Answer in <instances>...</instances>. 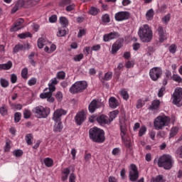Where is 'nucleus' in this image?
<instances>
[{
  "instance_id": "61",
  "label": "nucleus",
  "mask_w": 182,
  "mask_h": 182,
  "mask_svg": "<svg viewBox=\"0 0 182 182\" xmlns=\"http://www.w3.org/2000/svg\"><path fill=\"white\" fill-rule=\"evenodd\" d=\"M176 154L180 157V159H182V146H179L176 150Z\"/></svg>"
},
{
  "instance_id": "47",
  "label": "nucleus",
  "mask_w": 182,
  "mask_h": 182,
  "mask_svg": "<svg viewBox=\"0 0 182 182\" xmlns=\"http://www.w3.org/2000/svg\"><path fill=\"white\" fill-rule=\"evenodd\" d=\"M4 70H9L12 68L13 63L12 61L9 60L6 63L3 64Z\"/></svg>"
},
{
  "instance_id": "51",
  "label": "nucleus",
  "mask_w": 182,
  "mask_h": 182,
  "mask_svg": "<svg viewBox=\"0 0 182 182\" xmlns=\"http://www.w3.org/2000/svg\"><path fill=\"white\" fill-rule=\"evenodd\" d=\"M16 4L20 9L21 8H23V6H25V8H26V1L23 0H18Z\"/></svg>"
},
{
  "instance_id": "57",
  "label": "nucleus",
  "mask_w": 182,
  "mask_h": 182,
  "mask_svg": "<svg viewBox=\"0 0 182 182\" xmlns=\"http://www.w3.org/2000/svg\"><path fill=\"white\" fill-rule=\"evenodd\" d=\"M10 79L11 83H16V82L18 81V77L16 76V74H11Z\"/></svg>"
},
{
  "instance_id": "11",
  "label": "nucleus",
  "mask_w": 182,
  "mask_h": 182,
  "mask_svg": "<svg viewBox=\"0 0 182 182\" xmlns=\"http://www.w3.org/2000/svg\"><path fill=\"white\" fill-rule=\"evenodd\" d=\"M123 43H124V39L119 38L112 46L111 52L112 55L117 53V51L123 48Z\"/></svg>"
},
{
  "instance_id": "37",
  "label": "nucleus",
  "mask_w": 182,
  "mask_h": 182,
  "mask_svg": "<svg viewBox=\"0 0 182 182\" xmlns=\"http://www.w3.org/2000/svg\"><path fill=\"white\" fill-rule=\"evenodd\" d=\"M18 36L20 38V39H26V38H31V36H32V34H31L30 32H27L20 33L18 35Z\"/></svg>"
},
{
  "instance_id": "34",
  "label": "nucleus",
  "mask_w": 182,
  "mask_h": 182,
  "mask_svg": "<svg viewBox=\"0 0 182 182\" xmlns=\"http://www.w3.org/2000/svg\"><path fill=\"white\" fill-rule=\"evenodd\" d=\"M0 113L1 116H6V114H8V107H6V105H2V107H0Z\"/></svg>"
},
{
  "instance_id": "1",
  "label": "nucleus",
  "mask_w": 182,
  "mask_h": 182,
  "mask_svg": "<svg viewBox=\"0 0 182 182\" xmlns=\"http://www.w3.org/2000/svg\"><path fill=\"white\" fill-rule=\"evenodd\" d=\"M138 35L139 39L146 43L150 42V41L153 39V31H151V28L148 24H144L139 27Z\"/></svg>"
},
{
  "instance_id": "7",
  "label": "nucleus",
  "mask_w": 182,
  "mask_h": 182,
  "mask_svg": "<svg viewBox=\"0 0 182 182\" xmlns=\"http://www.w3.org/2000/svg\"><path fill=\"white\" fill-rule=\"evenodd\" d=\"M48 92H43L40 95L41 99H47V102L49 103H53L55 98L52 96L53 92L56 90V87L52 84H48Z\"/></svg>"
},
{
  "instance_id": "10",
  "label": "nucleus",
  "mask_w": 182,
  "mask_h": 182,
  "mask_svg": "<svg viewBox=\"0 0 182 182\" xmlns=\"http://www.w3.org/2000/svg\"><path fill=\"white\" fill-rule=\"evenodd\" d=\"M163 75V70L159 67H154L149 71V76L152 80L156 81Z\"/></svg>"
},
{
  "instance_id": "19",
  "label": "nucleus",
  "mask_w": 182,
  "mask_h": 182,
  "mask_svg": "<svg viewBox=\"0 0 182 182\" xmlns=\"http://www.w3.org/2000/svg\"><path fill=\"white\" fill-rule=\"evenodd\" d=\"M160 100H154L151 102V105L149 107V110H151L152 112H157L160 107Z\"/></svg>"
},
{
  "instance_id": "60",
  "label": "nucleus",
  "mask_w": 182,
  "mask_h": 182,
  "mask_svg": "<svg viewBox=\"0 0 182 182\" xmlns=\"http://www.w3.org/2000/svg\"><path fill=\"white\" fill-rule=\"evenodd\" d=\"M25 2H26V8H28V6H32V5H35L34 0H28L27 1H25Z\"/></svg>"
},
{
  "instance_id": "4",
  "label": "nucleus",
  "mask_w": 182,
  "mask_h": 182,
  "mask_svg": "<svg viewBox=\"0 0 182 182\" xmlns=\"http://www.w3.org/2000/svg\"><path fill=\"white\" fill-rule=\"evenodd\" d=\"M170 123V118L166 116H159L154 122V127L156 130H161L165 126Z\"/></svg>"
},
{
  "instance_id": "55",
  "label": "nucleus",
  "mask_w": 182,
  "mask_h": 182,
  "mask_svg": "<svg viewBox=\"0 0 182 182\" xmlns=\"http://www.w3.org/2000/svg\"><path fill=\"white\" fill-rule=\"evenodd\" d=\"M75 4H68V6H66L65 8V11H67V12H71V11H74L75 10Z\"/></svg>"
},
{
  "instance_id": "56",
  "label": "nucleus",
  "mask_w": 182,
  "mask_h": 182,
  "mask_svg": "<svg viewBox=\"0 0 182 182\" xmlns=\"http://www.w3.org/2000/svg\"><path fill=\"white\" fill-rule=\"evenodd\" d=\"M164 92H166V87H161L158 92L159 97H163V95H164Z\"/></svg>"
},
{
  "instance_id": "20",
  "label": "nucleus",
  "mask_w": 182,
  "mask_h": 182,
  "mask_svg": "<svg viewBox=\"0 0 182 182\" xmlns=\"http://www.w3.org/2000/svg\"><path fill=\"white\" fill-rule=\"evenodd\" d=\"M109 107H111V109H116V107H117V106H119V101H117L116 97H111L109 99Z\"/></svg>"
},
{
  "instance_id": "22",
  "label": "nucleus",
  "mask_w": 182,
  "mask_h": 182,
  "mask_svg": "<svg viewBox=\"0 0 182 182\" xmlns=\"http://www.w3.org/2000/svg\"><path fill=\"white\" fill-rule=\"evenodd\" d=\"M120 136L122 137V140H124V136H126V133L127 132V127H126V124H120Z\"/></svg>"
},
{
  "instance_id": "39",
  "label": "nucleus",
  "mask_w": 182,
  "mask_h": 182,
  "mask_svg": "<svg viewBox=\"0 0 182 182\" xmlns=\"http://www.w3.org/2000/svg\"><path fill=\"white\" fill-rule=\"evenodd\" d=\"M72 4V0H61L59 3L60 6H68Z\"/></svg>"
},
{
  "instance_id": "16",
  "label": "nucleus",
  "mask_w": 182,
  "mask_h": 182,
  "mask_svg": "<svg viewBox=\"0 0 182 182\" xmlns=\"http://www.w3.org/2000/svg\"><path fill=\"white\" fill-rule=\"evenodd\" d=\"M85 119L86 117L85 116V112H80L75 117V123L77 124V126H80V124L85 122Z\"/></svg>"
},
{
  "instance_id": "50",
  "label": "nucleus",
  "mask_w": 182,
  "mask_h": 182,
  "mask_svg": "<svg viewBox=\"0 0 182 182\" xmlns=\"http://www.w3.org/2000/svg\"><path fill=\"white\" fill-rule=\"evenodd\" d=\"M82 59H83V53H80L73 57V60H75V62H80V60H82Z\"/></svg>"
},
{
  "instance_id": "26",
  "label": "nucleus",
  "mask_w": 182,
  "mask_h": 182,
  "mask_svg": "<svg viewBox=\"0 0 182 182\" xmlns=\"http://www.w3.org/2000/svg\"><path fill=\"white\" fill-rule=\"evenodd\" d=\"M151 182H166L163 175H159L156 177L151 178Z\"/></svg>"
},
{
  "instance_id": "58",
  "label": "nucleus",
  "mask_w": 182,
  "mask_h": 182,
  "mask_svg": "<svg viewBox=\"0 0 182 182\" xmlns=\"http://www.w3.org/2000/svg\"><path fill=\"white\" fill-rule=\"evenodd\" d=\"M11 150V141H6L4 146V151H9Z\"/></svg>"
},
{
  "instance_id": "23",
  "label": "nucleus",
  "mask_w": 182,
  "mask_h": 182,
  "mask_svg": "<svg viewBox=\"0 0 182 182\" xmlns=\"http://www.w3.org/2000/svg\"><path fill=\"white\" fill-rule=\"evenodd\" d=\"M56 123L57 124L54 125L53 132H55V133H59L62 132L63 127L62 126V122L60 121Z\"/></svg>"
},
{
  "instance_id": "48",
  "label": "nucleus",
  "mask_w": 182,
  "mask_h": 182,
  "mask_svg": "<svg viewBox=\"0 0 182 182\" xmlns=\"http://www.w3.org/2000/svg\"><path fill=\"white\" fill-rule=\"evenodd\" d=\"M102 21L105 23H109V22H110V16H109V14H104L102 16Z\"/></svg>"
},
{
  "instance_id": "3",
  "label": "nucleus",
  "mask_w": 182,
  "mask_h": 182,
  "mask_svg": "<svg viewBox=\"0 0 182 182\" xmlns=\"http://www.w3.org/2000/svg\"><path fill=\"white\" fill-rule=\"evenodd\" d=\"M158 166L165 170H170L173 167V159L170 155L164 154L158 159Z\"/></svg>"
},
{
  "instance_id": "6",
  "label": "nucleus",
  "mask_w": 182,
  "mask_h": 182,
  "mask_svg": "<svg viewBox=\"0 0 182 182\" xmlns=\"http://www.w3.org/2000/svg\"><path fill=\"white\" fill-rule=\"evenodd\" d=\"M87 87V82L85 81H78L74 83L70 88V93L75 95L76 93H82Z\"/></svg>"
},
{
  "instance_id": "29",
  "label": "nucleus",
  "mask_w": 182,
  "mask_h": 182,
  "mask_svg": "<svg viewBox=\"0 0 182 182\" xmlns=\"http://www.w3.org/2000/svg\"><path fill=\"white\" fill-rule=\"evenodd\" d=\"M60 23H61L63 28H66L68 25H69V20L66 18V17H60Z\"/></svg>"
},
{
  "instance_id": "33",
  "label": "nucleus",
  "mask_w": 182,
  "mask_h": 182,
  "mask_svg": "<svg viewBox=\"0 0 182 182\" xmlns=\"http://www.w3.org/2000/svg\"><path fill=\"white\" fill-rule=\"evenodd\" d=\"M46 42V40H45V38H40L38 41V48H39V49H42V48L46 45V43H45Z\"/></svg>"
},
{
  "instance_id": "12",
  "label": "nucleus",
  "mask_w": 182,
  "mask_h": 182,
  "mask_svg": "<svg viewBox=\"0 0 182 182\" xmlns=\"http://www.w3.org/2000/svg\"><path fill=\"white\" fill-rule=\"evenodd\" d=\"M67 112L65 109H56L54 112L53 120L55 122V123H58V122H60L62 116L66 114Z\"/></svg>"
},
{
  "instance_id": "40",
  "label": "nucleus",
  "mask_w": 182,
  "mask_h": 182,
  "mask_svg": "<svg viewBox=\"0 0 182 182\" xmlns=\"http://www.w3.org/2000/svg\"><path fill=\"white\" fill-rule=\"evenodd\" d=\"M21 117H22V114L21 112H16L14 114V121L16 123H19L21 122Z\"/></svg>"
},
{
  "instance_id": "2",
  "label": "nucleus",
  "mask_w": 182,
  "mask_h": 182,
  "mask_svg": "<svg viewBox=\"0 0 182 182\" xmlns=\"http://www.w3.org/2000/svg\"><path fill=\"white\" fill-rule=\"evenodd\" d=\"M90 138L95 143H103L105 141V131L97 127H94L90 129Z\"/></svg>"
},
{
  "instance_id": "43",
  "label": "nucleus",
  "mask_w": 182,
  "mask_h": 182,
  "mask_svg": "<svg viewBox=\"0 0 182 182\" xmlns=\"http://www.w3.org/2000/svg\"><path fill=\"white\" fill-rule=\"evenodd\" d=\"M172 80H174V82H177L178 83H181L182 78L180 75L173 74L172 76Z\"/></svg>"
},
{
  "instance_id": "25",
  "label": "nucleus",
  "mask_w": 182,
  "mask_h": 182,
  "mask_svg": "<svg viewBox=\"0 0 182 182\" xmlns=\"http://www.w3.org/2000/svg\"><path fill=\"white\" fill-rule=\"evenodd\" d=\"M26 48L22 44H17L13 48L14 53H18L19 50H25Z\"/></svg>"
},
{
  "instance_id": "14",
  "label": "nucleus",
  "mask_w": 182,
  "mask_h": 182,
  "mask_svg": "<svg viewBox=\"0 0 182 182\" xmlns=\"http://www.w3.org/2000/svg\"><path fill=\"white\" fill-rule=\"evenodd\" d=\"M130 18V14L127 11H120L115 14L116 21H124Z\"/></svg>"
},
{
  "instance_id": "36",
  "label": "nucleus",
  "mask_w": 182,
  "mask_h": 182,
  "mask_svg": "<svg viewBox=\"0 0 182 182\" xmlns=\"http://www.w3.org/2000/svg\"><path fill=\"white\" fill-rule=\"evenodd\" d=\"M0 83L2 87H8V86H9V81L4 78L0 79Z\"/></svg>"
},
{
  "instance_id": "13",
  "label": "nucleus",
  "mask_w": 182,
  "mask_h": 182,
  "mask_svg": "<svg viewBox=\"0 0 182 182\" xmlns=\"http://www.w3.org/2000/svg\"><path fill=\"white\" fill-rule=\"evenodd\" d=\"M120 36L118 32L113 31L108 34H105L103 36L104 42H109V41H112V39H117Z\"/></svg>"
},
{
  "instance_id": "15",
  "label": "nucleus",
  "mask_w": 182,
  "mask_h": 182,
  "mask_svg": "<svg viewBox=\"0 0 182 182\" xmlns=\"http://www.w3.org/2000/svg\"><path fill=\"white\" fill-rule=\"evenodd\" d=\"M97 123L100 124V126H105L106 124H110V122H109V117L106 115H100L95 118Z\"/></svg>"
},
{
  "instance_id": "18",
  "label": "nucleus",
  "mask_w": 182,
  "mask_h": 182,
  "mask_svg": "<svg viewBox=\"0 0 182 182\" xmlns=\"http://www.w3.org/2000/svg\"><path fill=\"white\" fill-rule=\"evenodd\" d=\"M23 19L22 18H18L16 23L14 26L11 28V31L13 32H16V31H19V29H22L23 28Z\"/></svg>"
},
{
  "instance_id": "46",
  "label": "nucleus",
  "mask_w": 182,
  "mask_h": 182,
  "mask_svg": "<svg viewBox=\"0 0 182 182\" xmlns=\"http://www.w3.org/2000/svg\"><path fill=\"white\" fill-rule=\"evenodd\" d=\"M13 154L15 156V157H21L23 154V151L21 149H16L13 151Z\"/></svg>"
},
{
  "instance_id": "31",
  "label": "nucleus",
  "mask_w": 182,
  "mask_h": 182,
  "mask_svg": "<svg viewBox=\"0 0 182 182\" xmlns=\"http://www.w3.org/2000/svg\"><path fill=\"white\" fill-rule=\"evenodd\" d=\"M177 133H178V127H174L171 129L169 136L170 138L174 137V136L177 135Z\"/></svg>"
},
{
  "instance_id": "49",
  "label": "nucleus",
  "mask_w": 182,
  "mask_h": 182,
  "mask_svg": "<svg viewBox=\"0 0 182 182\" xmlns=\"http://www.w3.org/2000/svg\"><path fill=\"white\" fill-rule=\"evenodd\" d=\"M21 77H23V79H28V68H24L22 70H21Z\"/></svg>"
},
{
  "instance_id": "35",
  "label": "nucleus",
  "mask_w": 182,
  "mask_h": 182,
  "mask_svg": "<svg viewBox=\"0 0 182 182\" xmlns=\"http://www.w3.org/2000/svg\"><path fill=\"white\" fill-rule=\"evenodd\" d=\"M32 139H33V135L32 134H28L26 136V141L28 146L32 145Z\"/></svg>"
},
{
  "instance_id": "30",
  "label": "nucleus",
  "mask_w": 182,
  "mask_h": 182,
  "mask_svg": "<svg viewBox=\"0 0 182 182\" xmlns=\"http://www.w3.org/2000/svg\"><path fill=\"white\" fill-rule=\"evenodd\" d=\"M44 164L46 167H52L53 166V159L50 158H46L44 159Z\"/></svg>"
},
{
  "instance_id": "17",
  "label": "nucleus",
  "mask_w": 182,
  "mask_h": 182,
  "mask_svg": "<svg viewBox=\"0 0 182 182\" xmlns=\"http://www.w3.org/2000/svg\"><path fill=\"white\" fill-rule=\"evenodd\" d=\"M156 32L159 36V42H164V41H166V32H164V28H163V26H159L158 28L156 29Z\"/></svg>"
},
{
  "instance_id": "54",
  "label": "nucleus",
  "mask_w": 182,
  "mask_h": 182,
  "mask_svg": "<svg viewBox=\"0 0 182 182\" xmlns=\"http://www.w3.org/2000/svg\"><path fill=\"white\" fill-rule=\"evenodd\" d=\"M177 50V46L176 44H172L169 46V52L171 53H174Z\"/></svg>"
},
{
  "instance_id": "27",
  "label": "nucleus",
  "mask_w": 182,
  "mask_h": 182,
  "mask_svg": "<svg viewBox=\"0 0 182 182\" xmlns=\"http://www.w3.org/2000/svg\"><path fill=\"white\" fill-rule=\"evenodd\" d=\"M113 77V73L108 72L105 74V76L101 79V82H104L105 81L110 80Z\"/></svg>"
},
{
  "instance_id": "28",
  "label": "nucleus",
  "mask_w": 182,
  "mask_h": 182,
  "mask_svg": "<svg viewBox=\"0 0 182 182\" xmlns=\"http://www.w3.org/2000/svg\"><path fill=\"white\" fill-rule=\"evenodd\" d=\"M154 16V10L153 9H149L146 14V18L147 21H151Z\"/></svg>"
},
{
  "instance_id": "59",
  "label": "nucleus",
  "mask_w": 182,
  "mask_h": 182,
  "mask_svg": "<svg viewBox=\"0 0 182 182\" xmlns=\"http://www.w3.org/2000/svg\"><path fill=\"white\" fill-rule=\"evenodd\" d=\"M56 21H58V17L56 16V15H53L49 18V22H50L51 23L56 22Z\"/></svg>"
},
{
  "instance_id": "21",
  "label": "nucleus",
  "mask_w": 182,
  "mask_h": 182,
  "mask_svg": "<svg viewBox=\"0 0 182 182\" xmlns=\"http://www.w3.org/2000/svg\"><path fill=\"white\" fill-rule=\"evenodd\" d=\"M97 100H93L89 105L88 109L90 113H95L96 109H97Z\"/></svg>"
},
{
  "instance_id": "52",
  "label": "nucleus",
  "mask_w": 182,
  "mask_h": 182,
  "mask_svg": "<svg viewBox=\"0 0 182 182\" xmlns=\"http://www.w3.org/2000/svg\"><path fill=\"white\" fill-rule=\"evenodd\" d=\"M31 111H29V109H25L23 112V117L24 119H29L31 118Z\"/></svg>"
},
{
  "instance_id": "38",
  "label": "nucleus",
  "mask_w": 182,
  "mask_h": 182,
  "mask_svg": "<svg viewBox=\"0 0 182 182\" xmlns=\"http://www.w3.org/2000/svg\"><path fill=\"white\" fill-rule=\"evenodd\" d=\"M66 30L64 28H58V31L57 33V36L59 38H62L63 36H66Z\"/></svg>"
},
{
  "instance_id": "44",
  "label": "nucleus",
  "mask_w": 182,
  "mask_h": 182,
  "mask_svg": "<svg viewBox=\"0 0 182 182\" xmlns=\"http://www.w3.org/2000/svg\"><path fill=\"white\" fill-rule=\"evenodd\" d=\"M171 18V14H168L166 16H164V18H162V22H164V23H168V22H170V19Z\"/></svg>"
},
{
  "instance_id": "8",
  "label": "nucleus",
  "mask_w": 182,
  "mask_h": 182,
  "mask_svg": "<svg viewBox=\"0 0 182 182\" xmlns=\"http://www.w3.org/2000/svg\"><path fill=\"white\" fill-rule=\"evenodd\" d=\"M182 100V88L178 87L175 89V91L173 94V105H176V106H180V102Z\"/></svg>"
},
{
  "instance_id": "53",
  "label": "nucleus",
  "mask_w": 182,
  "mask_h": 182,
  "mask_svg": "<svg viewBox=\"0 0 182 182\" xmlns=\"http://www.w3.org/2000/svg\"><path fill=\"white\" fill-rule=\"evenodd\" d=\"M55 98L58 100V102H62V99H63V95L61 92H58L55 94Z\"/></svg>"
},
{
  "instance_id": "32",
  "label": "nucleus",
  "mask_w": 182,
  "mask_h": 182,
  "mask_svg": "<svg viewBox=\"0 0 182 182\" xmlns=\"http://www.w3.org/2000/svg\"><path fill=\"white\" fill-rule=\"evenodd\" d=\"M100 12V10L96 7H91L89 10V14L90 15H94L95 16Z\"/></svg>"
},
{
  "instance_id": "62",
  "label": "nucleus",
  "mask_w": 182,
  "mask_h": 182,
  "mask_svg": "<svg viewBox=\"0 0 182 182\" xmlns=\"http://www.w3.org/2000/svg\"><path fill=\"white\" fill-rule=\"evenodd\" d=\"M75 180H76V176L73 173H70L69 176V182H76Z\"/></svg>"
},
{
  "instance_id": "63",
  "label": "nucleus",
  "mask_w": 182,
  "mask_h": 182,
  "mask_svg": "<svg viewBox=\"0 0 182 182\" xmlns=\"http://www.w3.org/2000/svg\"><path fill=\"white\" fill-rule=\"evenodd\" d=\"M28 83L29 86H33V85H36V78H31L30 80H28Z\"/></svg>"
},
{
  "instance_id": "64",
  "label": "nucleus",
  "mask_w": 182,
  "mask_h": 182,
  "mask_svg": "<svg viewBox=\"0 0 182 182\" xmlns=\"http://www.w3.org/2000/svg\"><path fill=\"white\" fill-rule=\"evenodd\" d=\"M132 48H133L134 50H139L140 49V43H134L132 45Z\"/></svg>"
},
{
  "instance_id": "45",
  "label": "nucleus",
  "mask_w": 182,
  "mask_h": 182,
  "mask_svg": "<svg viewBox=\"0 0 182 182\" xmlns=\"http://www.w3.org/2000/svg\"><path fill=\"white\" fill-rule=\"evenodd\" d=\"M146 132H147V128L146 127V126H141L139 132V137L143 136V135L146 134Z\"/></svg>"
},
{
  "instance_id": "9",
  "label": "nucleus",
  "mask_w": 182,
  "mask_h": 182,
  "mask_svg": "<svg viewBox=\"0 0 182 182\" xmlns=\"http://www.w3.org/2000/svg\"><path fill=\"white\" fill-rule=\"evenodd\" d=\"M129 177L130 181H137V179L139 178V171L137 170V166H136L135 164H132L130 165Z\"/></svg>"
},
{
  "instance_id": "24",
  "label": "nucleus",
  "mask_w": 182,
  "mask_h": 182,
  "mask_svg": "<svg viewBox=\"0 0 182 182\" xmlns=\"http://www.w3.org/2000/svg\"><path fill=\"white\" fill-rule=\"evenodd\" d=\"M118 114H119V110H114L109 113V118H108V121L109 122V124L112 123V120H114V119L117 117Z\"/></svg>"
},
{
  "instance_id": "5",
  "label": "nucleus",
  "mask_w": 182,
  "mask_h": 182,
  "mask_svg": "<svg viewBox=\"0 0 182 182\" xmlns=\"http://www.w3.org/2000/svg\"><path fill=\"white\" fill-rule=\"evenodd\" d=\"M36 117L38 119H46L50 113V109L48 107H43V106H38L33 110Z\"/></svg>"
},
{
  "instance_id": "42",
  "label": "nucleus",
  "mask_w": 182,
  "mask_h": 182,
  "mask_svg": "<svg viewBox=\"0 0 182 182\" xmlns=\"http://www.w3.org/2000/svg\"><path fill=\"white\" fill-rule=\"evenodd\" d=\"M120 95L124 100H127L129 99V93H127V91L125 90H122L120 91Z\"/></svg>"
},
{
  "instance_id": "41",
  "label": "nucleus",
  "mask_w": 182,
  "mask_h": 182,
  "mask_svg": "<svg viewBox=\"0 0 182 182\" xmlns=\"http://www.w3.org/2000/svg\"><path fill=\"white\" fill-rule=\"evenodd\" d=\"M65 77H66V73L64 71H59L57 73V78L61 79L62 80H65Z\"/></svg>"
}]
</instances>
